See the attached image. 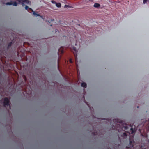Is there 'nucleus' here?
I'll list each match as a JSON object with an SVG mask.
<instances>
[{
	"label": "nucleus",
	"mask_w": 149,
	"mask_h": 149,
	"mask_svg": "<svg viewBox=\"0 0 149 149\" xmlns=\"http://www.w3.org/2000/svg\"><path fill=\"white\" fill-rule=\"evenodd\" d=\"M113 121L116 122L117 123L115 125V127L114 125H112V128H114V130L118 131L119 132H120L119 131L121 130L127 132L130 129L131 134H133L135 133V130L134 129H133L130 126H129L127 124H123L122 120L116 119L114 120Z\"/></svg>",
	"instance_id": "1"
},
{
	"label": "nucleus",
	"mask_w": 149,
	"mask_h": 149,
	"mask_svg": "<svg viewBox=\"0 0 149 149\" xmlns=\"http://www.w3.org/2000/svg\"><path fill=\"white\" fill-rule=\"evenodd\" d=\"M10 102L9 100L8 97H5L4 100L3 105L5 107L6 106H8L10 109H11V106L10 104Z\"/></svg>",
	"instance_id": "2"
},
{
	"label": "nucleus",
	"mask_w": 149,
	"mask_h": 149,
	"mask_svg": "<svg viewBox=\"0 0 149 149\" xmlns=\"http://www.w3.org/2000/svg\"><path fill=\"white\" fill-rule=\"evenodd\" d=\"M17 1L19 3H21L22 6L24 7L25 5L24 3H25L26 4H28L31 3L30 1L28 0H17Z\"/></svg>",
	"instance_id": "3"
},
{
	"label": "nucleus",
	"mask_w": 149,
	"mask_h": 149,
	"mask_svg": "<svg viewBox=\"0 0 149 149\" xmlns=\"http://www.w3.org/2000/svg\"><path fill=\"white\" fill-rule=\"evenodd\" d=\"M134 141L133 140H130L129 145L128 146H126L127 149H131L133 148L134 146Z\"/></svg>",
	"instance_id": "4"
},
{
	"label": "nucleus",
	"mask_w": 149,
	"mask_h": 149,
	"mask_svg": "<svg viewBox=\"0 0 149 149\" xmlns=\"http://www.w3.org/2000/svg\"><path fill=\"white\" fill-rule=\"evenodd\" d=\"M72 49L74 51H73V53L74 54V56H75V61L76 62H77V49L75 47H72Z\"/></svg>",
	"instance_id": "5"
},
{
	"label": "nucleus",
	"mask_w": 149,
	"mask_h": 149,
	"mask_svg": "<svg viewBox=\"0 0 149 149\" xmlns=\"http://www.w3.org/2000/svg\"><path fill=\"white\" fill-rule=\"evenodd\" d=\"M28 11L29 12H33V14L35 16H36V17L37 16H40L41 18H42V17L41 16H40V15L38 14H37L35 11H33L32 9L31 8H29L28 10Z\"/></svg>",
	"instance_id": "6"
},
{
	"label": "nucleus",
	"mask_w": 149,
	"mask_h": 149,
	"mask_svg": "<svg viewBox=\"0 0 149 149\" xmlns=\"http://www.w3.org/2000/svg\"><path fill=\"white\" fill-rule=\"evenodd\" d=\"M144 125H145L146 128H148L149 129V118L148 120H146Z\"/></svg>",
	"instance_id": "7"
},
{
	"label": "nucleus",
	"mask_w": 149,
	"mask_h": 149,
	"mask_svg": "<svg viewBox=\"0 0 149 149\" xmlns=\"http://www.w3.org/2000/svg\"><path fill=\"white\" fill-rule=\"evenodd\" d=\"M128 135L127 133L126 132H123L122 134L121 135V136L123 138L125 139L126 138V137Z\"/></svg>",
	"instance_id": "8"
},
{
	"label": "nucleus",
	"mask_w": 149,
	"mask_h": 149,
	"mask_svg": "<svg viewBox=\"0 0 149 149\" xmlns=\"http://www.w3.org/2000/svg\"><path fill=\"white\" fill-rule=\"evenodd\" d=\"M63 52L64 51L63 50V47H61L60 49H58V55H59V53H60L61 54H62L63 53Z\"/></svg>",
	"instance_id": "9"
},
{
	"label": "nucleus",
	"mask_w": 149,
	"mask_h": 149,
	"mask_svg": "<svg viewBox=\"0 0 149 149\" xmlns=\"http://www.w3.org/2000/svg\"><path fill=\"white\" fill-rule=\"evenodd\" d=\"M100 6V4L98 3H95L94 5V7L95 8L99 7Z\"/></svg>",
	"instance_id": "10"
},
{
	"label": "nucleus",
	"mask_w": 149,
	"mask_h": 149,
	"mask_svg": "<svg viewBox=\"0 0 149 149\" xmlns=\"http://www.w3.org/2000/svg\"><path fill=\"white\" fill-rule=\"evenodd\" d=\"M82 87L84 88H86L87 86V85L86 83L85 82H83L81 84V85Z\"/></svg>",
	"instance_id": "11"
},
{
	"label": "nucleus",
	"mask_w": 149,
	"mask_h": 149,
	"mask_svg": "<svg viewBox=\"0 0 149 149\" xmlns=\"http://www.w3.org/2000/svg\"><path fill=\"white\" fill-rule=\"evenodd\" d=\"M118 145H114V147L113 148H108V149H118Z\"/></svg>",
	"instance_id": "12"
},
{
	"label": "nucleus",
	"mask_w": 149,
	"mask_h": 149,
	"mask_svg": "<svg viewBox=\"0 0 149 149\" xmlns=\"http://www.w3.org/2000/svg\"><path fill=\"white\" fill-rule=\"evenodd\" d=\"M56 5L57 7L59 8L61 7V4L60 3H56Z\"/></svg>",
	"instance_id": "13"
},
{
	"label": "nucleus",
	"mask_w": 149,
	"mask_h": 149,
	"mask_svg": "<svg viewBox=\"0 0 149 149\" xmlns=\"http://www.w3.org/2000/svg\"><path fill=\"white\" fill-rule=\"evenodd\" d=\"M12 42H10L7 48L8 49H9L10 47L12 45Z\"/></svg>",
	"instance_id": "14"
},
{
	"label": "nucleus",
	"mask_w": 149,
	"mask_h": 149,
	"mask_svg": "<svg viewBox=\"0 0 149 149\" xmlns=\"http://www.w3.org/2000/svg\"><path fill=\"white\" fill-rule=\"evenodd\" d=\"M6 4V5H12V1H11L10 2H7Z\"/></svg>",
	"instance_id": "15"
},
{
	"label": "nucleus",
	"mask_w": 149,
	"mask_h": 149,
	"mask_svg": "<svg viewBox=\"0 0 149 149\" xmlns=\"http://www.w3.org/2000/svg\"><path fill=\"white\" fill-rule=\"evenodd\" d=\"M12 5L14 6H16L17 5V3L15 1L12 2Z\"/></svg>",
	"instance_id": "16"
},
{
	"label": "nucleus",
	"mask_w": 149,
	"mask_h": 149,
	"mask_svg": "<svg viewBox=\"0 0 149 149\" xmlns=\"http://www.w3.org/2000/svg\"><path fill=\"white\" fill-rule=\"evenodd\" d=\"M97 134H98V133L97 132V131H96V132H94L92 133V134L94 136H95V135H97Z\"/></svg>",
	"instance_id": "17"
},
{
	"label": "nucleus",
	"mask_w": 149,
	"mask_h": 149,
	"mask_svg": "<svg viewBox=\"0 0 149 149\" xmlns=\"http://www.w3.org/2000/svg\"><path fill=\"white\" fill-rule=\"evenodd\" d=\"M68 7H69L70 8H72V7L71 6H69V5H65V6H64V8H66Z\"/></svg>",
	"instance_id": "18"
},
{
	"label": "nucleus",
	"mask_w": 149,
	"mask_h": 149,
	"mask_svg": "<svg viewBox=\"0 0 149 149\" xmlns=\"http://www.w3.org/2000/svg\"><path fill=\"white\" fill-rule=\"evenodd\" d=\"M59 58L58 60V68H59Z\"/></svg>",
	"instance_id": "19"
},
{
	"label": "nucleus",
	"mask_w": 149,
	"mask_h": 149,
	"mask_svg": "<svg viewBox=\"0 0 149 149\" xmlns=\"http://www.w3.org/2000/svg\"><path fill=\"white\" fill-rule=\"evenodd\" d=\"M29 8V7L27 6H26L25 7V9L26 10H28Z\"/></svg>",
	"instance_id": "20"
},
{
	"label": "nucleus",
	"mask_w": 149,
	"mask_h": 149,
	"mask_svg": "<svg viewBox=\"0 0 149 149\" xmlns=\"http://www.w3.org/2000/svg\"><path fill=\"white\" fill-rule=\"evenodd\" d=\"M52 3L53 4H55L56 3V2L54 0H52L51 1Z\"/></svg>",
	"instance_id": "21"
},
{
	"label": "nucleus",
	"mask_w": 149,
	"mask_h": 149,
	"mask_svg": "<svg viewBox=\"0 0 149 149\" xmlns=\"http://www.w3.org/2000/svg\"><path fill=\"white\" fill-rule=\"evenodd\" d=\"M147 0H143V3L144 4H145L147 2Z\"/></svg>",
	"instance_id": "22"
},
{
	"label": "nucleus",
	"mask_w": 149,
	"mask_h": 149,
	"mask_svg": "<svg viewBox=\"0 0 149 149\" xmlns=\"http://www.w3.org/2000/svg\"><path fill=\"white\" fill-rule=\"evenodd\" d=\"M69 61H70V62L71 63H73V62H72L71 59H70L69 60Z\"/></svg>",
	"instance_id": "23"
},
{
	"label": "nucleus",
	"mask_w": 149,
	"mask_h": 149,
	"mask_svg": "<svg viewBox=\"0 0 149 149\" xmlns=\"http://www.w3.org/2000/svg\"><path fill=\"white\" fill-rule=\"evenodd\" d=\"M104 120H106L107 121H108V122H110V120H109V119H108L107 120V119H104Z\"/></svg>",
	"instance_id": "24"
},
{
	"label": "nucleus",
	"mask_w": 149,
	"mask_h": 149,
	"mask_svg": "<svg viewBox=\"0 0 149 149\" xmlns=\"http://www.w3.org/2000/svg\"><path fill=\"white\" fill-rule=\"evenodd\" d=\"M24 80H25V81H26L27 79L25 77H24Z\"/></svg>",
	"instance_id": "25"
},
{
	"label": "nucleus",
	"mask_w": 149,
	"mask_h": 149,
	"mask_svg": "<svg viewBox=\"0 0 149 149\" xmlns=\"http://www.w3.org/2000/svg\"><path fill=\"white\" fill-rule=\"evenodd\" d=\"M86 104H87V105L89 107H90V106H89V105L87 103V102H86Z\"/></svg>",
	"instance_id": "26"
},
{
	"label": "nucleus",
	"mask_w": 149,
	"mask_h": 149,
	"mask_svg": "<svg viewBox=\"0 0 149 149\" xmlns=\"http://www.w3.org/2000/svg\"><path fill=\"white\" fill-rule=\"evenodd\" d=\"M54 19H51V21H54Z\"/></svg>",
	"instance_id": "27"
},
{
	"label": "nucleus",
	"mask_w": 149,
	"mask_h": 149,
	"mask_svg": "<svg viewBox=\"0 0 149 149\" xmlns=\"http://www.w3.org/2000/svg\"><path fill=\"white\" fill-rule=\"evenodd\" d=\"M94 127H92V129H93V130H94Z\"/></svg>",
	"instance_id": "28"
},
{
	"label": "nucleus",
	"mask_w": 149,
	"mask_h": 149,
	"mask_svg": "<svg viewBox=\"0 0 149 149\" xmlns=\"http://www.w3.org/2000/svg\"><path fill=\"white\" fill-rule=\"evenodd\" d=\"M118 137L120 139V137H119V135H118Z\"/></svg>",
	"instance_id": "29"
},
{
	"label": "nucleus",
	"mask_w": 149,
	"mask_h": 149,
	"mask_svg": "<svg viewBox=\"0 0 149 149\" xmlns=\"http://www.w3.org/2000/svg\"><path fill=\"white\" fill-rule=\"evenodd\" d=\"M48 22H49V23H50V22H49V21H48Z\"/></svg>",
	"instance_id": "30"
},
{
	"label": "nucleus",
	"mask_w": 149,
	"mask_h": 149,
	"mask_svg": "<svg viewBox=\"0 0 149 149\" xmlns=\"http://www.w3.org/2000/svg\"><path fill=\"white\" fill-rule=\"evenodd\" d=\"M63 1H65V0H63Z\"/></svg>",
	"instance_id": "31"
},
{
	"label": "nucleus",
	"mask_w": 149,
	"mask_h": 149,
	"mask_svg": "<svg viewBox=\"0 0 149 149\" xmlns=\"http://www.w3.org/2000/svg\"><path fill=\"white\" fill-rule=\"evenodd\" d=\"M127 133H128V132H127ZM128 133H129V134H130V133H129V132H128Z\"/></svg>",
	"instance_id": "32"
},
{
	"label": "nucleus",
	"mask_w": 149,
	"mask_h": 149,
	"mask_svg": "<svg viewBox=\"0 0 149 149\" xmlns=\"http://www.w3.org/2000/svg\"><path fill=\"white\" fill-rule=\"evenodd\" d=\"M137 107L138 108H139V106H137Z\"/></svg>",
	"instance_id": "33"
},
{
	"label": "nucleus",
	"mask_w": 149,
	"mask_h": 149,
	"mask_svg": "<svg viewBox=\"0 0 149 149\" xmlns=\"http://www.w3.org/2000/svg\"><path fill=\"white\" fill-rule=\"evenodd\" d=\"M50 26H52V24H51V25H50Z\"/></svg>",
	"instance_id": "34"
},
{
	"label": "nucleus",
	"mask_w": 149,
	"mask_h": 149,
	"mask_svg": "<svg viewBox=\"0 0 149 149\" xmlns=\"http://www.w3.org/2000/svg\"><path fill=\"white\" fill-rule=\"evenodd\" d=\"M146 149V148H143V149Z\"/></svg>",
	"instance_id": "35"
}]
</instances>
